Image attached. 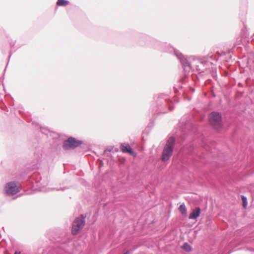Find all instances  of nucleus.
<instances>
[{
    "label": "nucleus",
    "mask_w": 254,
    "mask_h": 254,
    "mask_svg": "<svg viewBox=\"0 0 254 254\" xmlns=\"http://www.w3.org/2000/svg\"><path fill=\"white\" fill-rule=\"evenodd\" d=\"M175 145V138L173 137H170L164 147L161 160L163 162L168 161L172 155L173 149Z\"/></svg>",
    "instance_id": "nucleus-1"
},
{
    "label": "nucleus",
    "mask_w": 254,
    "mask_h": 254,
    "mask_svg": "<svg viewBox=\"0 0 254 254\" xmlns=\"http://www.w3.org/2000/svg\"><path fill=\"white\" fill-rule=\"evenodd\" d=\"M85 224V217L83 215L76 218L73 221L71 230V234L77 235L83 228Z\"/></svg>",
    "instance_id": "nucleus-2"
},
{
    "label": "nucleus",
    "mask_w": 254,
    "mask_h": 254,
    "mask_svg": "<svg viewBox=\"0 0 254 254\" xmlns=\"http://www.w3.org/2000/svg\"><path fill=\"white\" fill-rule=\"evenodd\" d=\"M209 122L215 129H219L222 126L221 115L218 112H212L209 116Z\"/></svg>",
    "instance_id": "nucleus-3"
},
{
    "label": "nucleus",
    "mask_w": 254,
    "mask_h": 254,
    "mask_svg": "<svg viewBox=\"0 0 254 254\" xmlns=\"http://www.w3.org/2000/svg\"><path fill=\"white\" fill-rule=\"evenodd\" d=\"M4 190L8 195H13L16 194L20 190L19 187L16 183L11 182L7 183L4 187Z\"/></svg>",
    "instance_id": "nucleus-4"
},
{
    "label": "nucleus",
    "mask_w": 254,
    "mask_h": 254,
    "mask_svg": "<svg viewBox=\"0 0 254 254\" xmlns=\"http://www.w3.org/2000/svg\"><path fill=\"white\" fill-rule=\"evenodd\" d=\"M81 144V141L71 137L64 142L63 147L65 149L74 148L80 146Z\"/></svg>",
    "instance_id": "nucleus-5"
},
{
    "label": "nucleus",
    "mask_w": 254,
    "mask_h": 254,
    "mask_svg": "<svg viewBox=\"0 0 254 254\" xmlns=\"http://www.w3.org/2000/svg\"><path fill=\"white\" fill-rule=\"evenodd\" d=\"M120 149L123 153H127L134 157L136 156V154L133 152L131 147L128 144H121Z\"/></svg>",
    "instance_id": "nucleus-6"
},
{
    "label": "nucleus",
    "mask_w": 254,
    "mask_h": 254,
    "mask_svg": "<svg viewBox=\"0 0 254 254\" xmlns=\"http://www.w3.org/2000/svg\"><path fill=\"white\" fill-rule=\"evenodd\" d=\"M200 214V209L199 207H196L192 210V212L190 213L189 215V219H196Z\"/></svg>",
    "instance_id": "nucleus-7"
},
{
    "label": "nucleus",
    "mask_w": 254,
    "mask_h": 254,
    "mask_svg": "<svg viewBox=\"0 0 254 254\" xmlns=\"http://www.w3.org/2000/svg\"><path fill=\"white\" fill-rule=\"evenodd\" d=\"M180 212L183 215H187V210L184 204L181 205L179 208Z\"/></svg>",
    "instance_id": "nucleus-8"
},
{
    "label": "nucleus",
    "mask_w": 254,
    "mask_h": 254,
    "mask_svg": "<svg viewBox=\"0 0 254 254\" xmlns=\"http://www.w3.org/2000/svg\"><path fill=\"white\" fill-rule=\"evenodd\" d=\"M181 62L183 64L185 67H186L188 66L189 68H190V64L189 63V62L186 59L183 58L182 59H181Z\"/></svg>",
    "instance_id": "nucleus-9"
},
{
    "label": "nucleus",
    "mask_w": 254,
    "mask_h": 254,
    "mask_svg": "<svg viewBox=\"0 0 254 254\" xmlns=\"http://www.w3.org/2000/svg\"><path fill=\"white\" fill-rule=\"evenodd\" d=\"M68 3V1L65 0H58L57 4L59 6H65Z\"/></svg>",
    "instance_id": "nucleus-10"
},
{
    "label": "nucleus",
    "mask_w": 254,
    "mask_h": 254,
    "mask_svg": "<svg viewBox=\"0 0 254 254\" xmlns=\"http://www.w3.org/2000/svg\"><path fill=\"white\" fill-rule=\"evenodd\" d=\"M183 248L184 250H185L187 252H190L191 250V247L190 246V245H189L187 243H185L183 245Z\"/></svg>",
    "instance_id": "nucleus-11"
},
{
    "label": "nucleus",
    "mask_w": 254,
    "mask_h": 254,
    "mask_svg": "<svg viewBox=\"0 0 254 254\" xmlns=\"http://www.w3.org/2000/svg\"><path fill=\"white\" fill-rule=\"evenodd\" d=\"M242 201H243V206H244V208H246L247 205V198L245 196H242Z\"/></svg>",
    "instance_id": "nucleus-12"
},
{
    "label": "nucleus",
    "mask_w": 254,
    "mask_h": 254,
    "mask_svg": "<svg viewBox=\"0 0 254 254\" xmlns=\"http://www.w3.org/2000/svg\"><path fill=\"white\" fill-rule=\"evenodd\" d=\"M14 254H20V252H15L14 253Z\"/></svg>",
    "instance_id": "nucleus-13"
},
{
    "label": "nucleus",
    "mask_w": 254,
    "mask_h": 254,
    "mask_svg": "<svg viewBox=\"0 0 254 254\" xmlns=\"http://www.w3.org/2000/svg\"><path fill=\"white\" fill-rule=\"evenodd\" d=\"M129 254V252L128 251H127V252H126L124 254Z\"/></svg>",
    "instance_id": "nucleus-14"
}]
</instances>
